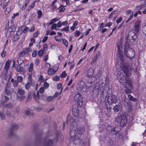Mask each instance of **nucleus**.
Listing matches in <instances>:
<instances>
[{
    "label": "nucleus",
    "mask_w": 146,
    "mask_h": 146,
    "mask_svg": "<svg viewBox=\"0 0 146 146\" xmlns=\"http://www.w3.org/2000/svg\"><path fill=\"white\" fill-rule=\"evenodd\" d=\"M62 40L63 44L65 45L66 47H67L68 46V42L64 38H62Z\"/></svg>",
    "instance_id": "31"
},
{
    "label": "nucleus",
    "mask_w": 146,
    "mask_h": 146,
    "mask_svg": "<svg viewBox=\"0 0 146 146\" xmlns=\"http://www.w3.org/2000/svg\"><path fill=\"white\" fill-rule=\"evenodd\" d=\"M134 30H133L135 33H138L139 31V27H134Z\"/></svg>",
    "instance_id": "37"
},
{
    "label": "nucleus",
    "mask_w": 146,
    "mask_h": 146,
    "mask_svg": "<svg viewBox=\"0 0 146 146\" xmlns=\"http://www.w3.org/2000/svg\"><path fill=\"white\" fill-rule=\"evenodd\" d=\"M105 84L102 83L101 86L103 87L102 89L104 90L107 92L108 94H109L110 95L108 96L107 100V102L110 105H112L113 104H115L117 102V97L114 94H111L112 92L111 89V87H110V82L109 79V76H106L105 78Z\"/></svg>",
    "instance_id": "2"
},
{
    "label": "nucleus",
    "mask_w": 146,
    "mask_h": 146,
    "mask_svg": "<svg viewBox=\"0 0 146 146\" xmlns=\"http://www.w3.org/2000/svg\"><path fill=\"white\" fill-rule=\"evenodd\" d=\"M133 13L132 15H131L130 16L129 18L127 20V21H126V23H127L133 17Z\"/></svg>",
    "instance_id": "58"
},
{
    "label": "nucleus",
    "mask_w": 146,
    "mask_h": 146,
    "mask_svg": "<svg viewBox=\"0 0 146 146\" xmlns=\"http://www.w3.org/2000/svg\"><path fill=\"white\" fill-rule=\"evenodd\" d=\"M57 88L58 89H61L60 93H61L62 90V84L60 83H59L57 84Z\"/></svg>",
    "instance_id": "27"
},
{
    "label": "nucleus",
    "mask_w": 146,
    "mask_h": 146,
    "mask_svg": "<svg viewBox=\"0 0 146 146\" xmlns=\"http://www.w3.org/2000/svg\"><path fill=\"white\" fill-rule=\"evenodd\" d=\"M113 144V141L111 139H109L108 141V144L110 145H111Z\"/></svg>",
    "instance_id": "50"
},
{
    "label": "nucleus",
    "mask_w": 146,
    "mask_h": 146,
    "mask_svg": "<svg viewBox=\"0 0 146 146\" xmlns=\"http://www.w3.org/2000/svg\"><path fill=\"white\" fill-rule=\"evenodd\" d=\"M53 100V97L52 96H48L47 98V100L48 102H50L52 101Z\"/></svg>",
    "instance_id": "36"
},
{
    "label": "nucleus",
    "mask_w": 146,
    "mask_h": 146,
    "mask_svg": "<svg viewBox=\"0 0 146 146\" xmlns=\"http://www.w3.org/2000/svg\"><path fill=\"white\" fill-rule=\"evenodd\" d=\"M63 30L65 31L69 32V26H68L63 28Z\"/></svg>",
    "instance_id": "48"
},
{
    "label": "nucleus",
    "mask_w": 146,
    "mask_h": 146,
    "mask_svg": "<svg viewBox=\"0 0 146 146\" xmlns=\"http://www.w3.org/2000/svg\"><path fill=\"white\" fill-rule=\"evenodd\" d=\"M74 99L75 101L77 102L78 105L81 106L82 105L83 98L82 95L78 92H76Z\"/></svg>",
    "instance_id": "8"
},
{
    "label": "nucleus",
    "mask_w": 146,
    "mask_h": 146,
    "mask_svg": "<svg viewBox=\"0 0 146 146\" xmlns=\"http://www.w3.org/2000/svg\"><path fill=\"white\" fill-rule=\"evenodd\" d=\"M42 134V133H41L38 134L36 135L37 139L39 141V143L41 139Z\"/></svg>",
    "instance_id": "34"
},
{
    "label": "nucleus",
    "mask_w": 146,
    "mask_h": 146,
    "mask_svg": "<svg viewBox=\"0 0 146 146\" xmlns=\"http://www.w3.org/2000/svg\"><path fill=\"white\" fill-rule=\"evenodd\" d=\"M141 12L140 11H137L136 12V13H135V14L134 15V16L135 17H136L137 16V15L138 14H141Z\"/></svg>",
    "instance_id": "52"
},
{
    "label": "nucleus",
    "mask_w": 146,
    "mask_h": 146,
    "mask_svg": "<svg viewBox=\"0 0 146 146\" xmlns=\"http://www.w3.org/2000/svg\"><path fill=\"white\" fill-rule=\"evenodd\" d=\"M85 89L84 83L82 82H79L77 85V89L78 91L82 93L84 91V89Z\"/></svg>",
    "instance_id": "13"
},
{
    "label": "nucleus",
    "mask_w": 146,
    "mask_h": 146,
    "mask_svg": "<svg viewBox=\"0 0 146 146\" xmlns=\"http://www.w3.org/2000/svg\"><path fill=\"white\" fill-rule=\"evenodd\" d=\"M128 42H126L124 45V54H126V56L130 58H133L135 55V53L133 50L129 47Z\"/></svg>",
    "instance_id": "5"
},
{
    "label": "nucleus",
    "mask_w": 146,
    "mask_h": 146,
    "mask_svg": "<svg viewBox=\"0 0 146 146\" xmlns=\"http://www.w3.org/2000/svg\"><path fill=\"white\" fill-rule=\"evenodd\" d=\"M19 72H23V73H25V71L24 70V68L23 67H19Z\"/></svg>",
    "instance_id": "44"
},
{
    "label": "nucleus",
    "mask_w": 146,
    "mask_h": 146,
    "mask_svg": "<svg viewBox=\"0 0 146 146\" xmlns=\"http://www.w3.org/2000/svg\"><path fill=\"white\" fill-rule=\"evenodd\" d=\"M117 46L118 53V57L120 60V67L126 75L125 76H124L121 72H119L117 75V79L119 82L122 85H125L128 83L129 80H132L129 77L131 76V74L129 69L130 68L129 67V64L126 62L124 58L122 51V43L119 42L117 44Z\"/></svg>",
    "instance_id": "1"
},
{
    "label": "nucleus",
    "mask_w": 146,
    "mask_h": 146,
    "mask_svg": "<svg viewBox=\"0 0 146 146\" xmlns=\"http://www.w3.org/2000/svg\"><path fill=\"white\" fill-rule=\"evenodd\" d=\"M91 78H89L87 80V82L86 84L89 87H91L93 85V82Z\"/></svg>",
    "instance_id": "22"
},
{
    "label": "nucleus",
    "mask_w": 146,
    "mask_h": 146,
    "mask_svg": "<svg viewBox=\"0 0 146 146\" xmlns=\"http://www.w3.org/2000/svg\"><path fill=\"white\" fill-rule=\"evenodd\" d=\"M13 21H11V24H13ZM16 28V26L15 25L13 24L12 25H11V26L10 27V29L11 30V31H10L11 32V34L12 33V32L14 33V32L15 31Z\"/></svg>",
    "instance_id": "20"
},
{
    "label": "nucleus",
    "mask_w": 146,
    "mask_h": 146,
    "mask_svg": "<svg viewBox=\"0 0 146 146\" xmlns=\"http://www.w3.org/2000/svg\"><path fill=\"white\" fill-rule=\"evenodd\" d=\"M53 80L54 81H58L59 80L60 78L59 76H56L55 77H54L53 78Z\"/></svg>",
    "instance_id": "43"
},
{
    "label": "nucleus",
    "mask_w": 146,
    "mask_h": 146,
    "mask_svg": "<svg viewBox=\"0 0 146 146\" xmlns=\"http://www.w3.org/2000/svg\"><path fill=\"white\" fill-rule=\"evenodd\" d=\"M17 62L19 65H21L24 63V61L21 58H19L17 60Z\"/></svg>",
    "instance_id": "30"
},
{
    "label": "nucleus",
    "mask_w": 146,
    "mask_h": 146,
    "mask_svg": "<svg viewBox=\"0 0 146 146\" xmlns=\"http://www.w3.org/2000/svg\"><path fill=\"white\" fill-rule=\"evenodd\" d=\"M33 64L32 63H31L30 64L29 68V71L30 72H31L33 70Z\"/></svg>",
    "instance_id": "49"
},
{
    "label": "nucleus",
    "mask_w": 146,
    "mask_h": 146,
    "mask_svg": "<svg viewBox=\"0 0 146 146\" xmlns=\"http://www.w3.org/2000/svg\"><path fill=\"white\" fill-rule=\"evenodd\" d=\"M17 93L20 95L21 96L19 97L21 100H23L25 98L24 96L25 92L24 90L21 89H19L18 90Z\"/></svg>",
    "instance_id": "14"
},
{
    "label": "nucleus",
    "mask_w": 146,
    "mask_h": 146,
    "mask_svg": "<svg viewBox=\"0 0 146 146\" xmlns=\"http://www.w3.org/2000/svg\"><path fill=\"white\" fill-rule=\"evenodd\" d=\"M104 90L102 91V95L101 98V101L102 102H104L106 100V98H107V94L106 93V95L104 94ZM107 92H106L107 93Z\"/></svg>",
    "instance_id": "18"
},
{
    "label": "nucleus",
    "mask_w": 146,
    "mask_h": 146,
    "mask_svg": "<svg viewBox=\"0 0 146 146\" xmlns=\"http://www.w3.org/2000/svg\"><path fill=\"white\" fill-rule=\"evenodd\" d=\"M32 95L33 98L35 99L36 102H38L39 98L38 92H37L36 95L35 93H34Z\"/></svg>",
    "instance_id": "21"
},
{
    "label": "nucleus",
    "mask_w": 146,
    "mask_h": 146,
    "mask_svg": "<svg viewBox=\"0 0 146 146\" xmlns=\"http://www.w3.org/2000/svg\"><path fill=\"white\" fill-rule=\"evenodd\" d=\"M60 76L61 78H64L66 76L67 74L66 73L65 71H63L60 74Z\"/></svg>",
    "instance_id": "32"
},
{
    "label": "nucleus",
    "mask_w": 146,
    "mask_h": 146,
    "mask_svg": "<svg viewBox=\"0 0 146 146\" xmlns=\"http://www.w3.org/2000/svg\"><path fill=\"white\" fill-rule=\"evenodd\" d=\"M23 52L24 53V56H25V55L26 56H29V53L27 52H26V51L24 49L23 50Z\"/></svg>",
    "instance_id": "53"
},
{
    "label": "nucleus",
    "mask_w": 146,
    "mask_h": 146,
    "mask_svg": "<svg viewBox=\"0 0 146 146\" xmlns=\"http://www.w3.org/2000/svg\"><path fill=\"white\" fill-rule=\"evenodd\" d=\"M101 91V90L99 86L96 85L94 88L93 93L96 94V95H98Z\"/></svg>",
    "instance_id": "16"
},
{
    "label": "nucleus",
    "mask_w": 146,
    "mask_h": 146,
    "mask_svg": "<svg viewBox=\"0 0 146 146\" xmlns=\"http://www.w3.org/2000/svg\"><path fill=\"white\" fill-rule=\"evenodd\" d=\"M37 53V51L36 50H34L32 53V56L34 57H35L36 56Z\"/></svg>",
    "instance_id": "51"
},
{
    "label": "nucleus",
    "mask_w": 146,
    "mask_h": 146,
    "mask_svg": "<svg viewBox=\"0 0 146 146\" xmlns=\"http://www.w3.org/2000/svg\"><path fill=\"white\" fill-rule=\"evenodd\" d=\"M122 19V17H120L119 18L116 20V23L117 24H119L120 23Z\"/></svg>",
    "instance_id": "57"
},
{
    "label": "nucleus",
    "mask_w": 146,
    "mask_h": 146,
    "mask_svg": "<svg viewBox=\"0 0 146 146\" xmlns=\"http://www.w3.org/2000/svg\"><path fill=\"white\" fill-rule=\"evenodd\" d=\"M62 25V23L60 21H58L57 23V27L58 28L61 27Z\"/></svg>",
    "instance_id": "61"
},
{
    "label": "nucleus",
    "mask_w": 146,
    "mask_h": 146,
    "mask_svg": "<svg viewBox=\"0 0 146 146\" xmlns=\"http://www.w3.org/2000/svg\"><path fill=\"white\" fill-rule=\"evenodd\" d=\"M121 107V105L119 104H116L113 107V110L115 112H117L118 111Z\"/></svg>",
    "instance_id": "23"
},
{
    "label": "nucleus",
    "mask_w": 146,
    "mask_h": 146,
    "mask_svg": "<svg viewBox=\"0 0 146 146\" xmlns=\"http://www.w3.org/2000/svg\"><path fill=\"white\" fill-rule=\"evenodd\" d=\"M61 7H63L62 8H60V7L59 8H58V9H59V12H62L65 10V8L63 7V5H62Z\"/></svg>",
    "instance_id": "41"
},
{
    "label": "nucleus",
    "mask_w": 146,
    "mask_h": 146,
    "mask_svg": "<svg viewBox=\"0 0 146 146\" xmlns=\"http://www.w3.org/2000/svg\"><path fill=\"white\" fill-rule=\"evenodd\" d=\"M57 70H58V69H57ZM57 70L56 71H55L53 69L49 68L48 70V73L49 75H52L54 74Z\"/></svg>",
    "instance_id": "24"
},
{
    "label": "nucleus",
    "mask_w": 146,
    "mask_h": 146,
    "mask_svg": "<svg viewBox=\"0 0 146 146\" xmlns=\"http://www.w3.org/2000/svg\"><path fill=\"white\" fill-rule=\"evenodd\" d=\"M140 23L138 20L136 21L135 22L134 27H139Z\"/></svg>",
    "instance_id": "38"
},
{
    "label": "nucleus",
    "mask_w": 146,
    "mask_h": 146,
    "mask_svg": "<svg viewBox=\"0 0 146 146\" xmlns=\"http://www.w3.org/2000/svg\"><path fill=\"white\" fill-rule=\"evenodd\" d=\"M115 12L114 11H113L111 13L109 16L108 18L109 19H111L113 15V14L115 13Z\"/></svg>",
    "instance_id": "64"
},
{
    "label": "nucleus",
    "mask_w": 146,
    "mask_h": 146,
    "mask_svg": "<svg viewBox=\"0 0 146 146\" xmlns=\"http://www.w3.org/2000/svg\"><path fill=\"white\" fill-rule=\"evenodd\" d=\"M48 38V37L47 36H45L43 38L42 42L43 43H44L46 41Z\"/></svg>",
    "instance_id": "59"
},
{
    "label": "nucleus",
    "mask_w": 146,
    "mask_h": 146,
    "mask_svg": "<svg viewBox=\"0 0 146 146\" xmlns=\"http://www.w3.org/2000/svg\"><path fill=\"white\" fill-rule=\"evenodd\" d=\"M39 92L41 93H42L44 92V89L43 87H42L39 89Z\"/></svg>",
    "instance_id": "60"
},
{
    "label": "nucleus",
    "mask_w": 146,
    "mask_h": 146,
    "mask_svg": "<svg viewBox=\"0 0 146 146\" xmlns=\"http://www.w3.org/2000/svg\"><path fill=\"white\" fill-rule=\"evenodd\" d=\"M106 108L108 111V112H110L111 110V107L110 105H108L106 104Z\"/></svg>",
    "instance_id": "40"
},
{
    "label": "nucleus",
    "mask_w": 146,
    "mask_h": 146,
    "mask_svg": "<svg viewBox=\"0 0 146 146\" xmlns=\"http://www.w3.org/2000/svg\"><path fill=\"white\" fill-rule=\"evenodd\" d=\"M19 15V13L18 12L17 13H14L13 14V16L12 17V19H14L17 16Z\"/></svg>",
    "instance_id": "56"
},
{
    "label": "nucleus",
    "mask_w": 146,
    "mask_h": 146,
    "mask_svg": "<svg viewBox=\"0 0 146 146\" xmlns=\"http://www.w3.org/2000/svg\"><path fill=\"white\" fill-rule=\"evenodd\" d=\"M34 109L37 111H38L41 110V108L39 107H35Z\"/></svg>",
    "instance_id": "63"
},
{
    "label": "nucleus",
    "mask_w": 146,
    "mask_h": 146,
    "mask_svg": "<svg viewBox=\"0 0 146 146\" xmlns=\"http://www.w3.org/2000/svg\"><path fill=\"white\" fill-rule=\"evenodd\" d=\"M80 34V32L79 31H76L75 32L74 34L75 37H78Z\"/></svg>",
    "instance_id": "45"
},
{
    "label": "nucleus",
    "mask_w": 146,
    "mask_h": 146,
    "mask_svg": "<svg viewBox=\"0 0 146 146\" xmlns=\"http://www.w3.org/2000/svg\"><path fill=\"white\" fill-rule=\"evenodd\" d=\"M9 60H8L6 62L5 67L4 70L2 73V77H4V78L5 80L7 79V74L8 72V71L9 68Z\"/></svg>",
    "instance_id": "10"
},
{
    "label": "nucleus",
    "mask_w": 146,
    "mask_h": 146,
    "mask_svg": "<svg viewBox=\"0 0 146 146\" xmlns=\"http://www.w3.org/2000/svg\"><path fill=\"white\" fill-rule=\"evenodd\" d=\"M55 38L56 40L57 41L61 42V39L59 38L58 36H55Z\"/></svg>",
    "instance_id": "55"
},
{
    "label": "nucleus",
    "mask_w": 146,
    "mask_h": 146,
    "mask_svg": "<svg viewBox=\"0 0 146 146\" xmlns=\"http://www.w3.org/2000/svg\"><path fill=\"white\" fill-rule=\"evenodd\" d=\"M5 14L6 17H9V8L7 7L6 8V9L5 11Z\"/></svg>",
    "instance_id": "39"
},
{
    "label": "nucleus",
    "mask_w": 146,
    "mask_h": 146,
    "mask_svg": "<svg viewBox=\"0 0 146 146\" xmlns=\"http://www.w3.org/2000/svg\"><path fill=\"white\" fill-rule=\"evenodd\" d=\"M38 16L37 17L38 18H40L42 15V11L40 10H38L37 11Z\"/></svg>",
    "instance_id": "33"
},
{
    "label": "nucleus",
    "mask_w": 146,
    "mask_h": 146,
    "mask_svg": "<svg viewBox=\"0 0 146 146\" xmlns=\"http://www.w3.org/2000/svg\"><path fill=\"white\" fill-rule=\"evenodd\" d=\"M29 29V27H25V28L23 30V33H26L28 32V31Z\"/></svg>",
    "instance_id": "46"
},
{
    "label": "nucleus",
    "mask_w": 146,
    "mask_h": 146,
    "mask_svg": "<svg viewBox=\"0 0 146 146\" xmlns=\"http://www.w3.org/2000/svg\"><path fill=\"white\" fill-rule=\"evenodd\" d=\"M43 86L44 88L46 89L49 87V84L46 82H44Z\"/></svg>",
    "instance_id": "47"
},
{
    "label": "nucleus",
    "mask_w": 146,
    "mask_h": 146,
    "mask_svg": "<svg viewBox=\"0 0 146 146\" xmlns=\"http://www.w3.org/2000/svg\"><path fill=\"white\" fill-rule=\"evenodd\" d=\"M23 80V78L21 76H18L17 78V81L18 82H21Z\"/></svg>",
    "instance_id": "42"
},
{
    "label": "nucleus",
    "mask_w": 146,
    "mask_h": 146,
    "mask_svg": "<svg viewBox=\"0 0 146 146\" xmlns=\"http://www.w3.org/2000/svg\"><path fill=\"white\" fill-rule=\"evenodd\" d=\"M9 94V86L8 83H7L5 90V94L2 98V101L4 103L6 102L9 99L8 96Z\"/></svg>",
    "instance_id": "9"
},
{
    "label": "nucleus",
    "mask_w": 146,
    "mask_h": 146,
    "mask_svg": "<svg viewBox=\"0 0 146 146\" xmlns=\"http://www.w3.org/2000/svg\"><path fill=\"white\" fill-rule=\"evenodd\" d=\"M76 131V135H78V134L80 135L84 133L85 131V128L84 127L80 126L77 127L76 129L73 128L72 129H70V131Z\"/></svg>",
    "instance_id": "12"
},
{
    "label": "nucleus",
    "mask_w": 146,
    "mask_h": 146,
    "mask_svg": "<svg viewBox=\"0 0 146 146\" xmlns=\"http://www.w3.org/2000/svg\"><path fill=\"white\" fill-rule=\"evenodd\" d=\"M44 53V51L41 50L38 51V55L39 57H41L43 55Z\"/></svg>",
    "instance_id": "28"
},
{
    "label": "nucleus",
    "mask_w": 146,
    "mask_h": 146,
    "mask_svg": "<svg viewBox=\"0 0 146 146\" xmlns=\"http://www.w3.org/2000/svg\"><path fill=\"white\" fill-rule=\"evenodd\" d=\"M16 34L13 37V42H15L19 38V36L18 35H17V32H16Z\"/></svg>",
    "instance_id": "26"
},
{
    "label": "nucleus",
    "mask_w": 146,
    "mask_h": 146,
    "mask_svg": "<svg viewBox=\"0 0 146 146\" xmlns=\"http://www.w3.org/2000/svg\"><path fill=\"white\" fill-rule=\"evenodd\" d=\"M128 98L130 100L132 101L135 102L137 100V99L136 98H133L131 95H129Z\"/></svg>",
    "instance_id": "25"
},
{
    "label": "nucleus",
    "mask_w": 146,
    "mask_h": 146,
    "mask_svg": "<svg viewBox=\"0 0 146 146\" xmlns=\"http://www.w3.org/2000/svg\"><path fill=\"white\" fill-rule=\"evenodd\" d=\"M24 49L26 51V52H31L32 51V49L29 47L25 48Z\"/></svg>",
    "instance_id": "54"
},
{
    "label": "nucleus",
    "mask_w": 146,
    "mask_h": 146,
    "mask_svg": "<svg viewBox=\"0 0 146 146\" xmlns=\"http://www.w3.org/2000/svg\"><path fill=\"white\" fill-rule=\"evenodd\" d=\"M132 80H129L128 81V83L125 84V92L127 94L130 93L131 92V89H132Z\"/></svg>",
    "instance_id": "11"
},
{
    "label": "nucleus",
    "mask_w": 146,
    "mask_h": 146,
    "mask_svg": "<svg viewBox=\"0 0 146 146\" xmlns=\"http://www.w3.org/2000/svg\"><path fill=\"white\" fill-rule=\"evenodd\" d=\"M48 137H46V141L44 146H53L54 141L51 139H49L46 140Z\"/></svg>",
    "instance_id": "15"
},
{
    "label": "nucleus",
    "mask_w": 146,
    "mask_h": 146,
    "mask_svg": "<svg viewBox=\"0 0 146 146\" xmlns=\"http://www.w3.org/2000/svg\"><path fill=\"white\" fill-rule=\"evenodd\" d=\"M143 33L146 35V25L144 26L142 28Z\"/></svg>",
    "instance_id": "35"
},
{
    "label": "nucleus",
    "mask_w": 146,
    "mask_h": 146,
    "mask_svg": "<svg viewBox=\"0 0 146 146\" xmlns=\"http://www.w3.org/2000/svg\"><path fill=\"white\" fill-rule=\"evenodd\" d=\"M94 73V70L92 68H90L87 70L86 71L87 76L88 77H92Z\"/></svg>",
    "instance_id": "17"
},
{
    "label": "nucleus",
    "mask_w": 146,
    "mask_h": 146,
    "mask_svg": "<svg viewBox=\"0 0 146 146\" xmlns=\"http://www.w3.org/2000/svg\"><path fill=\"white\" fill-rule=\"evenodd\" d=\"M31 84V83H30V82H28L27 84H26L25 87L26 89L27 90H28L30 88Z\"/></svg>",
    "instance_id": "29"
},
{
    "label": "nucleus",
    "mask_w": 146,
    "mask_h": 146,
    "mask_svg": "<svg viewBox=\"0 0 146 146\" xmlns=\"http://www.w3.org/2000/svg\"><path fill=\"white\" fill-rule=\"evenodd\" d=\"M76 131H70V135L73 140L74 144L75 145H80V146H85V142L80 139V137L76 135Z\"/></svg>",
    "instance_id": "3"
},
{
    "label": "nucleus",
    "mask_w": 146,
    "mask_h": 146,
    "mask_svg": "<svg viewBox=\"0 0 146 146\" xmlns=\"http://www.w3.org/2000/svg\"><path fill=\"white\" fill-rule=\"evenodd\" d=\"M18 128V125L15 124H13L10 129V139L12 138L13 139H16L17 137V136L15 133L14 132Z\"/></svg>",
    "instance_id": "7"
},
{
    "label": "nucleus",
    "mask_w": 146,
    "mask_h": 146,
    "mask_svg": "<svg viewBox=\"0 0 146 146\" xmlns=\"http://www.w3.org/2000/svg\"><path fill=\"white\" fill-rule=\"evenodd\" d=\"M127 101H125L124 103L125 106L129 109L131 110L132 108L131 105L130 104V102L128 99H127Z\"/></svg>",
    "instance_id": "19"
},
{
    "label": "nucleus",
    "mask_w": 146,
    "mask_h": 146,
    "mask_svg": "<svg viewBox=\"0 0 146 146\" xmlns=\"http://www.w3.org/2000/svg\"><path fill=\"white\" fill-rule=\"evenodd\" d=\"M117 125L123 127L125 126L127 121V119L125 114L118 115L115 118Z\"/></svg>",
    "instance_id": "6"
},
{
    "label": "nucleus",
    "mask_w": 146,
    "mask_h": 146,
    "mask_svg": "<svg viewBox=\"0 0 146 146\" xmlns=\"http://www.w3.org/2000/svg\"><path fill=\"white\" fill-rule=\"evenodd\" d=\"M126 41L128 42L132 45H135L138 41V37L136 33H135L133 30L130 31L125 37Z\"/></svg>",
    "instance_id": "4"
},
{
    "label": "nucleus",
    "mask_w": 146,
    "mask_h": 146,
    "mask_svg": "<svg viewBox=\"0 0 146 146\" xmlns=\"http://www.w3.org/2000/svg\"><path fill=\"white\" fill-rule=\"evenodd\" d=\"M13 86L14 87H17L18 85V82L16 80H15L13 83Z\"/></svg>",
    "instance_id": "62"
}]
</instances>
